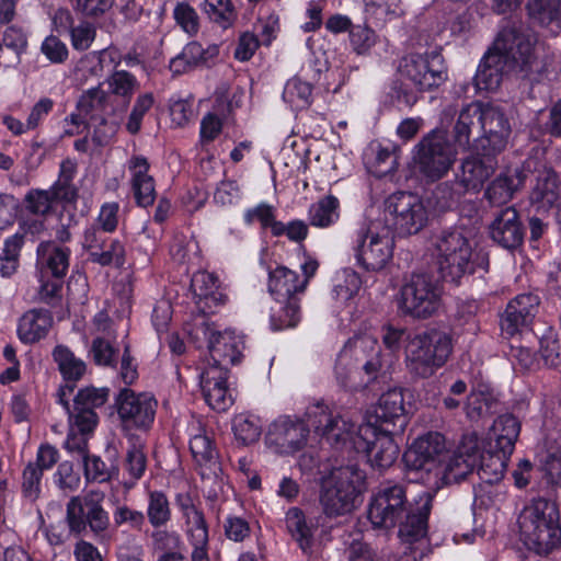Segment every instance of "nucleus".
Instances as JSON below:
<instances>
[{"label": "nucleus", "instance_id": "f257e3e1", "mask_svg": "<svg viewBox=\"0 0 561 561\" xmlns=\"http://www.w3.org/2000/svg\"><path fill=\"white\" fill-rule=\"evenodd\" d=\"M433 496L431 491H424L419 500L410 501L405 484L385 481L370 499L368 518L376 528L391 529L398 526L402 542H417L427 534Z\"/></svg>", "mask_w": 561, "mask_h": 561}, {"label": "nucleus", "instance_id": "f03ea898", "mask_svg": "<svg viewBox=\"0 0 561 561\" xmlns=\"http://www.w3.org/2000/svg\"><path fill=\"white\" fill-rule=\"evenodd\" d=\"M533 59V37L518 21L502 27L494 50L484 55L473 78L478 90H496L505 73L526 72Z\"/></svg>", "mask_w": 561, "mask_h": 561}, {"label": "nucleus", "instance_id": "7ed1b4c3", "mask_svg": "<svg viewBox=\"0 0 561 561\" xmlns=\"http://www.w3.org/2000/svg\"><path fill=\"white\" fill-rule=\"evenodd\" d=\"M436 270L440 278L453 284L476 273L486 271L489 260L485 253L474 250V243L462 228L443 230L435 240Z\"/></svg>", "mask_w": 561, "mask_h": 561}, {"label": "nucleus", "instance_id": "20e7f679", "mask_svg": "<svg viewBox=\"0 0 561 561\" xmlns=\"http://www.w3.org/2000/svg\"><path fill=\"white\" fill-rule=\"evenodd\" d=\"M525 546L539 556H547L561 545L559 510L554 502L538 497L518 517Z\"/></svg>", "mask_w": 561, "mask_h": 561}, {"label": "nucleus", "instance_id": "39448f33", "mask_svg": "<svg viewBox=\"0 0 561 561\" xmlns=\"http://www.w3.org/2000/svg\"><path fill=\"white\" fill-rule=\"evenodd\" d=\"M447 451L445 437L438 432L417 437L402 457L408 481L424 484L426 491L434 494L439 468L447 459Z\"/></svg>", "mask_w": 561, "mask_h": 561}, {"label": "nucleus", "instance_id": "423d86ee", "mask_svg": "<svg viewBox=\"0 0 561 561\" xmlns=\"http://www.w3.org/2000/svg\"><path fill=\"white\" fill-rule=\"evenodd\" d=\"M366 474L357 463L333 468L322 482L320 504L328 517L342 516L356 507Z\"/></svg>", "mask_w": 561, "mask_h": 561}, {"label": "nucleus", "instance_id": "0eeeda50", "mask_svg": "<svg viewBox=\"0 0 561 561\" xmlns=\"http://www.w3.org/2000/svg\"><path fill=\"white\" fill-rule=\"evenodd\" d=\"M350 240L356 264L366 272H378L392 259L394 236L380 220L359 224Z\"/></svg>", "mask_w": 561, "mask_h": 561}, {"label": "nucleus", "instance_id": "6e6552de", "mask_svg": "<svg viewBox=\"0 0 561 561\" xmlns=\"http://www.w3.org/2000/svg\"><path fill=\"white\" fill-rule=\"evenodd\" d=\"M451 339L442 331L432 330L414 335L407 347V367L417 378H430L451 353Z\"/></svg>", "mask_w": 561, "mask_h": 561}, {"label": "nucleus", "instance_id": "1a4fd4ad", "mask_svg": "<svg viewBox=\"0 0 561 561\" xmlns=\"http://www.w3.org/2000/svg\"><path fill=\"white\" fill-rule=\"evenodd\" d=\"M438 280L426 273H413L400 288L398 307L404 316L428 319L440 308Z\"/></svg>", "mask_w": 561, "mask_h": 561}, {"label": "nucleus", "instance_id": "9d476101", "mask_svg": "<svg viewBox=\"0 0 561 561\" xmlns=\"http://www.w3.org/2000/svg\"><path fill=\"white\" fill-rule=\"evenodd\" d=\"M457 151L445 133L434 129L415 146L414 161L420 174L427 182H436L453 168Z\"/></svg>", "mask_w": 561, "mask_h": 561}, {"label": "nucleus", "instance_id": "9b49d317", "mask_svg": "<svg viewBox=\"0 0 561 561\" xmlns=\"http://www.w3.org/2000/svg\"><path fill=\"white\" fill-rule=\"evenodd\" d=\"M428 214L422 199L410 192H396L385 202V226L399 237L419 233L427 224Z\"/></svg>", "mask_w": 561, "mask_h": 561}, {"label": "nucleus", "instance_id": "f8f14e48", "mask_svg": "<svg viewBox=\"0 0 561 561\" xmlns=\"http://www.w3.org/2000/svg\"><path fill=\"white\" fill-rule=\"evenodd\" d=\"M397 433L389 427L379 428L369 420L366 424L358 426L354 449L365 455L371 468L383 471L398 458L400 449L393 439Z\"/></svg>", "mask_w": 561, "mask_h": 561}, {"label": "nucleus", "instance_id": "ddd939ff", "mask_svg": "<svg viewBox=\"0 0 561 561\" xmlns=\"http://www.w3.org/2000/svg\"><path fill=\"white\" fill-rule=\"evenodd\" d=\"M104 494L91 491L83 497L72 496L67 503L66 520L70 533L81 535L89 528L95 536H103L110 526V517L103 508Z\"/></svg>", "mask_w": 561, "mask_h": 561}, {"label": "nucleus", "instance_id": "4468645a", "mask_svg": "<svg viewBox=\"0 0 561 561\" xmlns=\"http://www.w3.org/2000/svg\"><path fill=\"white\" fill-rule=\"evenodd\" d=\"M306 416L308 426L329 445L340 448L350 444L354 448L356 425L339 413H333L323 401L310 404L306 410Z\"/></svg>", "mask_w": 561, "mask_h": 561}, {"label": "nucleus", "instance_id": "2eb2a0df", "mask_svg": "<svg viewBox=\"0 0 561 561\" xmlns=\"http://www.w3.org/2000/svg\"><path fill=\"white\" fill-rule=\"evenodd\" d=\"M399 73L419 91H431L447 80V67L440 53L409 54L399 64Z\"/></svg>", "mask_w": 561, "mask_h": 561}, {"label": "nucleus", "instance_id": "dca6fc26", "mask_svg": "<svg viewBox=\"0 0 561 561\" xmlns=\"http://www.w3.org/2000/svg\"><path fill=\"white\" fill-rule=\"evenodd\" d=\"M115 404L124 427L148 430L154 421L158 402L149 393H136L124 388L117 394Z\"/></svg>", "mask_w": 561, "mask_h": 561}, {"label": "nucleus", "instance_id": "f3484780", "mask_svg": "<svg viewBox=\"0 0 561 561\" xmlns=\"http://www.w3.org/2000/svg\"><path fill=\"white\" fill-rule=\"evenodd\" d=\"M83 249L90 262L101 266L121 268L125 264L126 250L124 243L116 238L103 234L98 227H89L83 233Z\"/></svg>", "mask_w": 561, "mask_h": 561}, {"label": "nucleus", "instance_id": "a211bd4d", "mask_svg": "<svg viewBox=\"0 0 561 561\" xmlns=\"http://www.w3.org/2000/svg\"><path fill=\"white\" fill-rule=\"evenodd\" d=\"M197 331H201L207 340V347L213 360L209 365H220L228 369V365H236L240 362L243 343L233 331L220 332L206 322H203Z\"/></svg>", "mask_w": 561, "mask_h": 561}, {"label": "nucleus", "instance_id": "6ab92c4d", "mask_svg": "<svg viewBox=\"0 0 561 561\" xmlns=\"http://www.w3.org/2000/svg\"><path fill=\"white\" fill-rule=\"evenodd\" d=\"M110 388L87 386L73 398V424L82 434L91 433L98 424L95 409L102 408L110 398Z\"/></svg>", "mask_w": 561, "mask_h": 561}, {"label": "nucleus", "instance_id": "aec40b11", "mask_svg": "<svg viewBox=\"0 0 561 561\" xmlns=\"http://www.w3.org/2000/svg\"><path fill=\"white\" fill-rule=\"evenodd\" d=\"M310 430L306 415L304 421L280 416L270 425L266 440L282 453H295L305 446Z\"/></svg>", "mask_w": 561, "mask_h": 561}, {"label": "nucleus", "instance_id": "412c9836", "mask_svg": "<svg viewBox=\"0 0 561 561\" xmlns=\"http://www.w3.org/2000/svg\"><path fill=\"white\" fill-rule=\"evenodd\" d=\"M533 160H525L520 165L502 171L485 188L484 197L491 205L501 206L508 203L527 180V171L534 169Z\"/></svg>", "mask_w": 561, "mask_h": 561}, {"label": "nucleus", "instance_id": "4be33fe9", "mask_svg": "<svg viewBox=\"0 0 561 561\" xmlns=\"http://www.w3.org/2000/svg\"><path fill=\"white\" fill-rule=\"evenodd\" d=\"M539 297L534 294H522L511 300L501 318V330L507 336L513 337L517 332L529 335L531 332L527 325L535 318Z\"/></svg>", "mask_w": 561, "mask_h": 561}, {"label": "nucleus", "instance_id": "5701e85b", "mask_svg": "<svg viewBox=\"0 0 561 561\" xmlns=\"http://www.w3.org/2000/svg\"><path fill=\"white\" fill-rule=\"evenodd\" d=\"M478 465V443L470 439L468 444L459 447L453 455L447 451V459L439 468L437 489L442 484L457 483L472 473Z\"/></svg>", "mask_w": 561, "mask_h": 561}, {"label": "nucleus", "instance_id": "b1692460", "mask_svg": "<svg viewBox=\"0 0 561 561\" xmlns=\"http://www.w3.org/2000/svg\"><path fill=\"white\" fill-rule=\"evenodd\" d=\"M490 237L502 248L514 251L524 241L525 227L513 206L499 210L490 225Z\"/></svg>", "mask_w": 561, "mask_h": 561}, {"label": "nucleus", "instance_id": "393cba45", "mask_svg": "<svg viewBox=\"0 0 561 561\" xmlns=\"http://www.w3.org/2000/svg\"><path fill=\"white\" fill-rule=\"evenodd\" d=\"M483 106L480 103H471L463 107L454 126L455 144L462 150L481 149Z\"/></svg>", "mask_w": 561, "mask_h": 561}, {"label": "nucleus", "instance_id": "a878e982", "mask_svg": "<svg viewBox=\"0 0 561 561\" xmlns=\"http://www.w3.org/2000/svg\"><path fill=\"white\" fill-rule=\"evenodd\" d=\"M199 379L204 399L213 410L224 412L232 404L227 385V368L220 365H208L201 373Z\"/></svg>", "mask_w": 561, "mask_h": 561}, {"label": "nucleus", "instance_id": "bb28decb", "mask_svg": "<svg viewBox=\"0 0 561 561\" xmlns=\"http://www.w3.org/2000/svg\"><path fill=\"white\" fill-rule=\"evenodd\" d=\"M374 425L389 427L392 432H403L408 425V412L401 389H391L382 393L374 410Z\"/></svg>", "mask_w": 561, "mask_h": 561}, {"label": "nucleus", "instance_id": "cd10ccee", "mask_svg": "<svg viewBox=\"0 0 561 561\" xmlns=\"http://www.w3.org/2000/svg\"><path fill=\"white\" fill-rule=\"evenodd\" d=\"M526 160L535 162L534 169L527 171V179L531 176L535 180V185L530 192V202L538 209L548 210L559 198L557 173L536 158H527Z\"/></svg>", "mask_w": 561, "mask_h": 561}, {"label": "nucleus", "instance_id": "c85d7f7f", "mask_svg": "<svg viewBox=\"0 0 561 561\" xmlns=\"http://www.w3.org/2000/svg\"><path fill=\"white\" fill-rule=\"evenodd\" d=\"M481 150L501 152L507 145L511 125L502 110L496 106H483Z\"/></svg>", "mask_w": 561, "mask_h": 561}, {"label": "nucleus", "instance_id": "c756f323", "mask_svg": "<svg viewBox=\"0 0 561 561\" xmlns=\"http://www.w3.org/2000/svg\"><path fill=\"white\" fill-rule=\"evenodd\" d=\"M482 151V153L465 159L461 163L459 180L468 192L479 191L497 167V153L490 150Z\"/></svg>", "mask_w": 561, "mask_h": 561}, {"label": "nucleus", "instance_id": "7c9ffc66", "mask_svg": "<svg viewBox=\"0 0 561 561\" xmlns=\"http://www.w3.org/2000/svg\"><path fill=\"white\" fill-rule=\"evenodd\" d=\"M520 422L510 413L499 415L491 427L488 445L491 450L512 455L519 436Z\"/></svg>", "mask_w": 561, "mask_h": 561}, {"label": "nucleus", "instance_id": "2f4dec72", "mask_svg": "<svg viewBox=\"0 0 561 561\" xmlns=\"http://www.w3.org/2000/svg\"><path fill=\"white\" fill-rule=\"evenodd\" d=\"M51 325L53 314L48 309H31L20 318L18 325L19 339L25 344L36 343L47 335Z\"/></svg>", "mask_w": 561, "mask_h": 561}, {"label": "nucleus", "instance_id": "473e14b6", "mask_svg": "<svg viewBox=\"0 0 561 561\" xmlns=\"http://www.w3.org/2000/svg\"><path fill=\"white\" fill-rule=\"evenodd\" d=\"M350 343L357 369H363L368 376L366 383L375 380L381 367L380 346L378 343L369 336L356 337L350 341Z\"/></svg>", "mask_w": 561, "mask_h": 561}, {"label": "nucleus", "instance_id": "72a5a7b5", "mask_svg": "<svg viewBox=\"0 0 561 561\" xmlns=\"http://www.w3.org/2000/svg\"><path fill=\"white\" fill-rule=\"evenodd\" d=\"M307 279H299V275L285 267L278 266L270 272L268 291L276 300L282 298H298V294L305 291Z\"/></svg>", "mask_w": 561, "mask_h": 561}, {"label": "nucleus", "instance_id": "f704fd0d", "mask_svg": "<svg viewBox=\"0 0 561 561\" xmlns=\"http://www.w3.org/2000/svg\"><path fill=\"white\" fill-rule=\"evenodd\" d=\"M217 55V46L204 49L199 43L191 42L170 60L169 68L174 75H182L195 67L207 65L208 60Z\"/></svg>", "mask_w": 561, "mask_h": 561}, {"label": "nucleus", "instance_id": "c9c22d12", "mask_svg": "<svg viewBox=\"0 0 561 561\" xmlns=\"http://www.w3.org/2000/svg\"><path fill=\"white\" fill-rule=\"evenodd\" d=\"M286 528L304 553L310 554L313 546V535L317 526L307 520L305 513L298 507H291L286 513Z\"/></svg>", "mask_w": 561, "mask_h": 561}, {"label": "nucleus", "instance_id": "e433bc0d", "mask_svg": "<svg viewBox=\"0 0 561 561\" xmlns=\"http://www.w3.org/2000/svg\"><path fill=\"white\" fill-rule=\"evenodd\" d=\"M510 457V454L491 450L489 445L483 453L478 449L479 467L477 474L479 479L486 483H500L504 477Z\"/></svg>", "mask_w": 561, "mask_h": 561}, {"label": "nucleus", "instance_id": "4c0bfd02", "mask_svg": "<svg viewBox=\"0 0 561 561\" xmlns=\"http://www.w3.org/2000/svg\"><path fill=\"white\" fill-rule=\"evenodd\" d=\"M467 192L457 174L454 180L438 183L428 196V203L436 210L445 211L456 206Z\"/></svg>", "mask_w": 561, "mask_h": 561}, {"label": "nucleus", "instance_id": "58836bf2", "mask_svg": "<svg viewBox=\"0 0 561 561\" xmlns=\"http://www.w3.org/2000/svg\"><path fill=\"white\" fill-rule=\"evenodd\" d=\"M51 355L65 382L77 385L84 376L87 364L81 358H78L68 346H55Z\"/></svg>", "mask_w": 561, "mask_h": 561}, {"label": "nucleus", "instance_id": "ea45409f", "mask_svg": "<svg viewBox=\"0 0 561 561\" xmlns=\"http://www.w3.org/2000/svg\"><path fill=\"white\" fill-rule=\"evenodd\" d=\"M308 219L311 226L329 228L340 219V201L333 195H327L309 207Z\"/></svg>", "mask_w": 561, "mask_h": 561}, {"label": "nucleus", "instance_id": "a19ab883", "mask_svg": "<svg viewBox=\"0 0 561 561\" xmlns=\"http://www.w3.org/2000/svg\"><path fill=\"white\" fill-rule=\"evenodd\" d=\"M77 172V163L71 159H65L60 163L58 180L51 186L53 197L67 204L75 203L78 198V188L72 183Z\"/></svg>", "mask_w": 561, "mask_h": 561}, {"label": "nucleus", "instance_id": "79ce46f5", "mask_svg": "<svg viewBox=\"0 0 561 561\" xmlns=\"http://www.w3.org/2000/svg\"><path fill=\"white\" fill-rule=\"evenodd\" d=\"M38 253L42 255L43 264L54 278L62 279L69 268L70 250L53 243L41 244Z\"/></svg>", "mask_w": 561, "mask_h": 561}, {"label": "nucleus", "instance_id": "37998d69", "mask_svg": "<svg viewBox=\"0 0 561 561\" xmlns=\"http://www.w3.org/2000/svg\"><path fill=\"white\" fill-rule=\"evenodd\" d=\"M335 378L339 385L347 390H357L362 383L356 382L355 375L358 373L354 353L348 342L340 352L335 363Z\"/></svg>", "mask_w": 561, "mask_h": 561}, {"label": "nucleus", "instance_id": "c03bdc74", "mask_svg": "<svg viewBox=\"0 0 561 561\" xmlns=\"http://www.w3.org/2000/svg\"><path fill=\"white\" fill-rule=\"evenodd\" d=\"M24 244V234L15 233L5 239L0 254V275L12 277L20 266V254Z\"/></svg>", "mask_w": 561, "mask_h": 561}, {"label": "nucleus", "instance_id": "a18cd8bd", "mask_svg": "<svg viewBox=\"0 0 561 561\" xmlns=\"http://www.w3.org/2000/svg\"><path fill=\"white\" fill-rule=\"evenodd\" d=\"M107 93L101 88H92L83 93L77 104V108L83 117L91 122L101 117L107 106Z\"/></svg>", "mask_w": 561, "mask_h": 561}, {"label": "nucleus", "instance_id": "49530a36", "mask_svg": "<svg viewBox=\"0 0 561 561\" xmlns=\"http://www.w3.org/2000/svg\"><path fill=\"white\" fill-rule=\"evenodd\" d=\"M311 95V84L300 80L299 78L288 80L283 91L284 101L289 103L295 110H305L309 107L312 102Z\"/></svg>", "mask_w": 561, "mask_h": 561}, {"label": "nucleus", "instance_id": "de8ad7c7", "mask_svg": "<svg viewBox=\"0 0 561 561\" xmlns=\"http://www.w3.org/2000/svg\"><path fill=\"white\" fill-rule=\"evenodd\" d=\"M147 517L151 526L154 528L165 526L171 519V508L169 500L163 492H149Z\"/></svg>", "mask_w": 561, "mask_h": 561}, {"label": "nucleus", "instance_id": "09e8293b", "mask_svg": "<svg viewBox=\"0 0 561 561\" xmlns=\"http://www.w3.org/2000/svg\"><path fill=\"white\" fill-rule=\"evenodd\" d=\"M190 450L195 461L209 468L217 466L218 451L213 445L211 438L206 434H197L190 440Z\"/></svg>", "mask_w": 561, "mask_h": 561}, {"label": "nucleus", "instance_id": "8fccbe9b", "mask_svg": "<svg viewBox=\"0 0 561 561\" xmlns=\"http://www.w3.org/2000/svg\"><path fill=\"white\" fill-rule=\"evenodd\" d=\"M203 11L222 28L231 26L237 19L234 7L230 0H205Z\"/></svg>", "mask_w": 561, "mask_h": 561}, {"label": "nucleus", "instance_id": "3c124183", "mask_svg": "<svg viewBox=\"0 0 561 561\" xmlns=\"http://www.w3.org/2000/svg\"><path fill=\"white\" fill-rule=\"evenodd\" d=\"M301 319L299 298L286 299V304L271 317V325L275 331L295 328Z\"/></svg>", "mask_w": 561, "mask_h": 561}, {"label": "nucleus", "instance_id": "603ef678", "mask_svg": "<svg viewBox=\"0 0 561 561\" xmlns=\"http://www.w3.org/2000/svg\"><path fill=\"white\" fill-rule=\"evenodd\" d=\"M539 353L546 365L557 367L560 364L561 346L557 333L552 327H547L542 330L541 335H538Z\"/></svg>", "mask_w": 561, "mask_h": 561}, {"label": "nucleus", "instance_id": "864d4df0", "mask_svg": "<svg viewBox=\"0 0 561 561\" xmlns=\"http://www.w3.org/2000/svg\"><path fill=\"white\" fill-rule=\"evenodd\" d=\"M110 90L113 94L122 96L129 103L131 96L138 90L139 82L136 77L126 70H116L107 79Z\"/></svg>", "mask_w": 561, "mask_h": 561}, {"label": "nucleus", "instance_id": "5fc2aeb1", "mask_svg": "<svg viewBox=\"0 0 561 561\" xmlns=\"http://www.w3.org/2000/svg\"><path fill=\"white\" fill-rule=\"evenodd\" d=\"M527 9L531 19L542 25H548L558 19L561 0H529Z\"/></svg>", "mask_w": 561, "mask_h": 561}, {"label": "nucleus", "instance_id": "6e6d98bb", "mask_svg": "<svg viewBox=\"0 0 561 561\" xmlns=\"http://www.w3.org/2000/svg\"><path fill=\"white\" fill-rule=\"evenodd\" d=\"M185 518L190 543L208 545V525L204 513L197 507H191Z\"/></svg>", "mask_w": 561, "mask_h": 561}, {"label": "nucleus", "instance_id": "4d7b16f0", "mask_svg": "<svg viewBox=\"0 0 561 561\" xmlns=\"http://www.w3.org/2000/svg\"><path fill=\"white\" fill-rule=\"evenodd\" d=\"M219 280L208 272H197L193 275L191 280V288L196 297L199 299L217 300Z\"/></svg>", "mask_w": 561, "mask_h": 561}, {"label": "nucleus", "instance_id": "13d9d810", "mask_svg": "<svg viewBox=\"0 0 561 561\" xmlns=\"http://www.w3.org/2000/svg\"><path fill=\"white\" fill-rule=\"evenodd\" d=\"M55 201L50 190H31L24 197V205L28 213L45 217L51 211Z\"/></svg>", "mask_w": 561, "mask_h": 561}, {"label": "nucleus", "instance_id": "bf43d9fd", "mask_svg": "<svg viewBox=\"0 0 561 561\" xmlns=\"http://www.w3.org/2000/svg\"><path fill=\"white\" fill-rule=\"evenodd\" d=\"M147 459L144 453V447L139 442H134L128 447L125 458L124 468L133 479V481L139 480L146 470Z\"/></svg>", "mask_w": 561, "mask_h": 561}, {"label": "nucleus", "instance_id": "052dcab7", "mask_svg": "<svg viewBox=\"0 0 561 561\" xmlns=\"http://www.w3.org/2000/svg\"><path fill=\"white\" fill-rule=\"evenodd\" d=\"M89 353L99 366H116L118 351L104 337H95L92 341Z\"/></svg>", "mask_w": 561, "mask_h": 561}, {"label": "nucleus", "instance_id": "680f3d73", "mask_svg": "<svg viewBox=\"0 0 561 561\" xmlns=\"http://www.w3.org/2000/svg\"><path fill=\"white\" fill-rule=\"evenodd\" d=\"M232 430L236 439L244 446L257 442L261 435V427L253 420L244 415L234 417Z\"/></svg>", "mask_w": 561, "mask_h": 561}, {"label": "nucleus", "instance_id": "e2e57ef3", "mask_svg": "<svg viewBox=\"0 0 561 561\" xmlns=\"http://www.w3.org/2000/svg\"><path fill=\"white\" fill-rule=\"evenodd\" d=\"M43 472L30 461L22 472V493L30 501H36L41 494Z\"/></svg>", "mask_w": 561, "mask_h": 561}, {"label": "nucleus", "instance_id": "0e129e2a", "mask_svg": "<svg viewBox=\"0 0 561 561\" xmlns=\"http://www.w3.org/2000/svg\"><path fill=\"white\" fill-rule=\"evenodd\" d=\"M83 468L84 476L88 481L104 482L111 479L112 473L116 470L113 466H107L99 456L84 454Z\"/></svg>", "mask_w": 561, "mask_h": 561}, {"label": "nucleus", "instance_id": "69168bd1", "mask_svg": "<svg viewBox=\"0 0 561 561\" xmlns=\"http://www.w3.org/2000/svg\"><path fill=\"white\" fill-rule=\"evenodd\" d=\"M540 467L548 484L561 486V450L548 451L540 460Z\"/></svg>", "mask_w": 561, "mask_h": 561}, {"label": "nucleus", "instance_id": "338daca9", "mask_svg": "<svg viewBox=\"0 0 561 561\" xmlns=\"http://www.w3.org/2000/svg\"><path fill=\"white\" fill-rule=\"evenodd\" d=\"M503 485L500 483H486L480 480L474 486V505L488 508L503 495Z\"/></svg>", "mask_w": 561, "mask_h": 561}, {"label": "nucleus", "instance_id": "774afa93", "mask_svg": "<svg viewBox=\"0 0 561 561\" xmlns=\"http://www.w3.org/2000/svg\"><path fill=\"white\" fill-rule=\"evenodd\" d=\"M350 41L354 51L364 55L376 43L375 32L367 26L354 25L350 30Z\"/></svg>", "mask_w": 561, "mask_h": 561}]
</instances>
